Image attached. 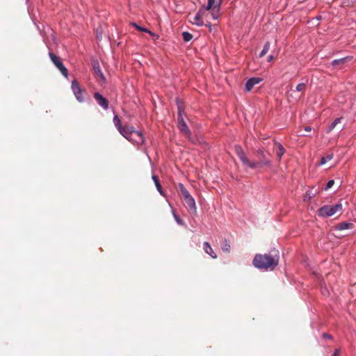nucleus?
<instances>
[{"instance_id": "nucleus-1", "label": "nucleus", "mask_w": 356, "mask_h": 356, "mask_svg": "<svg viewBox=\"0 0 356 356\" xmlns=\"http://www.w3.org/2000/svg\"><path fill=\"white\" fill-rule=\"evenodd\" d=\"M279 255L261 254H257L253 259L254 266L259 270H274L279 264Z\"/></svg>"}, {"instance_id": "nucleus-2", "label": "nucleus", "mask_w": 356, "mask_h": 356, "mask_svg": "<svg viewBox=\"0 0 356 356\" xmlns=\"http://www.w3.org/2000/svg\"><path fill=\"white\" fill-rule=\"evenodd\" d=\"M123 136L127 140L138 146L142 145L145 142L143 133L140 130H136L133 126H130Z\"/></svg>"}, {"instance_id": "nucleus-3", "label": "nucleus", "mask_w": 356, "mask_h": 356, "mask_svg": "<svg viewBox=\"0 0 356 356\" xmlns=\"http://www.w3.org/2000/svg\"><path fill=\"white\" fill-rule=\"evenodd\" d=\"M176 102L178 110L177 127L182 134L187 137H189L191 135V131L188 128L183 116L184 114V109L178 99H176Z\"/></svg>"}, {"instance_id": "nucleus-4", "label": "nucleus", "mask_w": 356, "mask_h": 356, "mask_svg": "<svg viewBox=\"0 0 356 356\" xmlns=\"http://www.w3.org/2000/svg\"><path fill=\"white\" fill-rule=\"evenodd\" d=\"M178 188L181 193L188 209L194 214L197 213V207L195 200L193 197L190 194L185 186L182 183L178 184Z\"/></svg>"}, {"instance_id": "nucleus-5", "label": "nucleus", "mask_w": 356, "mask_h": 356, "mask_svg": "<svg viewBox=\"0 0 356 356\" xmlns=\"http://www.w3.org/2000/svg\"><path fill=\"white\" fill-rule=\"evenodd\" d=\"M340 200L334 205H324L318 209L317 213L320 217H330L337 211H342V204Z\"/></svg>"}, {"instance_id": "nucleus-6", "label": "nucleus", "mask_w": 356, "mask_h": 356, "mask_svg": "<svg viewBox=\"0 0 356 356\" xmlns=\"http://www.w3.org/2000/svg\"><path fill=\"white\" fill-rule=\"evenodd\" d=\"M234 150L243 165L251 169H255L257 165H260L259 163H255V161H250L240 145H235Z\"/></svg>"}, {"instance_id": "nucleus-7", "label": "nucleus", "mask_w": 356, "mask_h": 356, "mask_svg": "<svg viewBox=\"0 0 356 356\" xmlns=\"http://www.w3.org/2000/svg\"><path fill=\"white\" fill-rule=\"evenodd\" d=\"M256 154L259 159L261 160L259 161L255 162V163H259V165L257 166V168H262L263 166L270 167L271 166V161L270 159V154L268 152H265L263 149H258L256 151Z\"/></svg>"}, {"instance_id": "nucleus-8", "label": "nucleus", "mask_w": 356, "mask_h": 356, "mask_svg": "<svg viewBox=\"0 0 356 356\" xmlns=\"http://www.w3.org/2000/svg\"><path fill=\"white\" fill-rule=\"evenodd\" d=\"M49 56L51 58V60L56 65V67L60 70V72L63 74V76H65V78H67L68 70L65 67V66L63 65L60 58L58 56H57L56 55L54 54L52 52H49Z\"/></svg>"}, {"instance_id": "nucleus-9", "label": "nucleus", "mask_w": 356, "mask_h": 356, "mask_svg": "<svg viewBox=\"0 0 356 356\" xmlns=\"http://www.w3.org/2000/svg\"><path fill=\"white\" fill-rule=\"evenodd\" d=\"M71 88L76 100L80 103L84 102L85 99L83 95V90L76 80H73L72 81Z\"/></svg>"}, {"instance_id": "nucleus-10", "label": "nucleus", "mask_w": 356, "mask_h": 356, "mask_svg": "<svg viewBox=\"0 0 356 356\" xmlns=\"http://www.w3.org/2000/svg\"><path fill=\"white\" fill-rule=\"evenodd\" d=\"M97 104L104 111H107L109 108V102L99 92H95L93 95Z\"/></svg>"}, {"instance_id": "nucleus-11", "label": "nucleus", "mask_w": 356, "mask_h": 356, "mask_svg": "<svg viewBox=\"0 0 356 356\" xmlns=\"http://www.w3.org/2000/svg\"><path fill=\"white\" fill-rule=\"evenodd\" d=\"M113 122L114 123V125L115 128L118 129V131L120 132V134L122 136H124V133L127 131V130L129 128L128 126H123L121 123V120L119 118L118 115H114Z\"/></svg>"}, {"instance_id": "nucleus-12", "label": "nucleus", "mask_w": 356, "mask_h": 356, "mask_svg": "<svg viewBox=\"0 0 356 356\" xmlns=\"http://www.w3.org/2000/svg\"><path fill=\"white\" fill-rule=\"evenodd\" d=\"M262 81L261 78L259 77H251L245 83V90L247 92H250L253 87Z\"/></svg>"}, {"instance_id": "nucleus-13", "label": "nucleus", "mask_w": 356, "mask_h": 356, "mask_svg": "<svg viewBox=\"0 0 356 356\" xmlns=\"http://www.w3.org/2000/svg\"><path fill=\"white\" fill-rule=\"evenodd\" d=\"M204 15V13L202 12V10L199 9L193 18V21L191 22V23L200 27L204 26V23L202 19Z\"/></svg>"}, {"instance_id": "nucleus-14", "label": "nucleus", "mask_w": 356, "mask_h": 356, "mask_svg": "<svg viewBox=\"0 0 356 356\" xmlns=\"http://www.w3.org/2000/svg\"><path fill=\"white\" fill-rule=\"evenodd\" d=\"M92 69L94 70L95 74L97 76H98L102 81L104 82L106 81V78L101 70V67L99 66L98 61H93L92 63Z\"/></svg>"}, {"instance_id": "nucleus-15", "label": "nucleus", "mask_w": 356, "mask_h": 356, "mask_svg": "<svg viewBox=\"0 0 356 356\" xmlns=\"http://www.w3.org/2000/svg\"><path fill=\"white\" fill-rule=\"evenodd\" d=\"M203 248L205 252L210 255L213 259L217 258V254L214 252L209 242L205 241L203 243Z\"/></svg>"}, {"instance_id": "nucleus-16", "label": "nucleus", "mask_w": 356, "mask_h": 356, "mask_svg": "<svg viewBox=\"0 0 356 356\" xmlns=\"http://www.w3.org/2000/svg\"><path fill=\"white\" fill-rule=\"evenodd\" d=\"M152 180L155 184V186L156 188V190L158 191L159 194L163 196H165V193L162 188V186L159 181V177L155 175H152Z\"/></svg>"}, {"instance_id": "nucleus-17", "label": "nucleus", "mask_w": 356, "mask_h": 356, "mask_svg": "<svg viewBox=\"0 0 356 356\" xmlns=\"http://www.w3.org/2000/svg\"><path fill=\"white\" fill-rule=\"evenodd\" d=\"M354 227V225L351 222H342L335 226V229L341 231L348 229H353Z\"/></svg>"}, {"instance_id": "nucleus-18", "label": "nucleus", "mask_w": 356, "mask_h": 356, "mask_svg": "<svg viewBox=\"0 0 356 356\" xmlns=\"http://www.w3.org/2000/svg\"><path fill=\"white\" fill-rule=\"evenodd\" d=\"M353 58L352 56H346L339 59H334L332 61L331 65L332 66L343 65L348 60H350Z\"/></svg>"}, {"instance_id": "nucleus-19", "label": "nucleus", "mask_w": 356, "mask_h": 356, "mask_svg": "<svg viewBox=\"0 0 356 356\" xmlns=\"http://www.w3.org/2000/svg\"><path fill=\"white\" fill-rule=\"evenodd\" d=\"M275 145L277 146V150L276 152V154H277L278 159L280 160L282 159V156L284 154L286 151H285L284 146L280 143L275 142Z\"/></svg>"}, {"instance_id": "nucleus-20", "label": "nucleus", "mask_w": 356, "mask_h": 356, "mask_svg": "<svg viewBox=\"0 0 356 356\" xmlns=\"http://www.w3.org/2000/svg\"><path fill=\"white\" fill-rule=\"evenodd\" d=\"M317 193L316 190L313 191V188H309L307 191L306 194L303 198V201H307L309 200H311L312 198L314 197Z\"/></svg>"}, {"instance_id": "nucleus-21", "label": "nucleus", "mask_w": 356, "mask_h": 356, "mask_svg": "<svg viewBox=\"0 0 356 356\" xmlns=\"http://www.w3.org/2000/svg\"><path fill=\"white\" fill-rule=\"evenodd\" d=\"M342 119V117L336 118L327 127V133H330L335 128V127L341 122Z\"/></svg>"}, {"instance_id": "nucleus-22", "label": "nucleus", "mask_w": 356, "mask_h": 356, "mask_svg": "<svg viewBox=\"0 0 356 356\" xmlns=\"http://www.w3.org/2000/svg\"><path fill=\"white\" fill-rule=\"evenodd\" d=\"M216 0H207V4L203 5L200 9L202 10V12L204 13L206 10H209L212 8Z\"/></svg>"}, {"instance_id": "nucleus-23", "label": "nucleus", "mask_w": 356, "mask_h": 356, "mask_svg": "<svg viewBox=\"0 0 356 356\" xmlns=\"http://www.w3.org/2000/svg\"><path fill=\"white\" fill-rule=\"evenodd\" d=\"M221 3H222V0H219V2L216 6V8H217L216 10V7H214V8L211 11V15H212L213 19H217L218 18V16H219L218 12H219L220 6Z\"/></svg>"}, {"instance_id": "nucleus-24", "label": "nucleus", "mask_w": 356, "mask_h": 356, "mask_svg": "<svg viewBox=\"0 0 356 356\" xmlns=\"http://www.w3.org/2000/svg\"><path fill=\"white\" fill-rule=\"evenodd\" d=\"M270 45V43L269 41L266 42V43L264 44V45L263 47V49L259 53V58H262L266 55V54L269 51Z\"/></svg>"}, {"instance_id": "nucleus-25", "label": "nucleus", "mask_w": 356, "mask_h": 356, "mask_svg": "<svg viewBox=\"0 0 356 356\" xmlns=\"http://www.w3.org/2000/svg\"><path fill=\"white\" fill-rule=\"evenodd\" d=\"M172 213L174 217L175 220L179 225H184V221L177 215L175 210L172 209Z\"/></svg>"}, {"instance_id": "nucleus-26", "label": "nucleus", "mask_w": 356, "mask_h": 356, "mask_svg": "<svg viewBox=\"0 0 356 356\" xmlns=\"http://www.w3.org/2000/svg\"><path fill=\"white\" fill-rule=\"evenodd\" d=\"M332 158H333L332 154H327L325 156H323V157H321L318 164L320 165H325L327 161H330Z\"/></svg>"}, {"instance_id": "nucleus-27", "label": "nucleus", "mask_w": 356, "mask_h": 356, "mask_svg": "<svg viewBox=\"0 0 356 356\" xmlns=\"http://www.w3.org/2000/svg\"><path fill=\"white\" fill-rule=\"evenodd\" d=\"M183 40L184 42H189L193 39V35L187 31L182 33Z\"/></svg>"}, {"instance_id": "nucleus-28", "label": "nucleus", "mask_w": 356, "mask_h": 356, "mask_svg": "<svg viewBox=\"0 0 356 356\" xmlns=\"http://www.w3.org/2000/svg\"><path fill=\"white\" fill-rule=\"evenodd\" d=\"M133 26L136 29H138V31H141V32H144V33H149L150 34H152V33L149 31L147 28L145 27H143V26H140L139 25H138L136 23H132Z\"/></svg>"}, {"instance_id": "nucleus-29", "label": "nucleus", "mask_w": 356, "mask_h": 356, "mask_svg": "<svg viewBox=\"0 0 356 356\" xmlns=\"http://www.w3.org/2000/svg\"><path fill=\"white\" fill-rule=\"evenodd\" d=\"M222 250L227 252L230 251V245L227 240H225V244L222 246Z\"/></svg>"}, {"instance_id": "nucleus-30", "label": "nucleus", "mask_w": 356, "mask_h": 356, "mask_svg": "<svg viewBox=\"0 0 356 356\" xmlns=\"http://www.w3.org/2000/svg\"><path fill=\"white\" fill-rule=\"evenodd\" d=\"M334 184V179L328 180V181L327 182L326 185L324 187V190L327 191V190L330 189V188L332 187Z\"/></svg>"}, {"instance_id": "nucleus-31", "label": "nucleus", "mask_w": 356, "mask_h": 356, "mask_svg": "<svg viewBox=\"0 0 356 356\" xmlns=\"http://www.w3.org/2000/svg\"><path fill=\"white\" fill-rule=\"evenodd\" d=\"M305 83H298L296 87V90L298 92L302 91L305 88Z\"/></svg>"}, {"instance_id": "nucleus-32", "label": "nucleus", "mask_w": 356, "mask_h": 356, "mask_svg": "<svg viewBox=\"0 0 356 356\" xmlns=\"http://www.w3.org/2000/svg\"><path fill=\"white\" fill-rule=\"evenodd\" d=\"M322 337L323 339H332V336L330 335V334L328 333H326V332H324L323 334H322Z\"/></svg>"}, {"instance_id": "nucleus-33", "label": "nucleus", "mask_w": 356, "mask_h": 356, "mask_svg": "<svg viewBox=\"0 0 356 356\" xmlns=\"http://www.w3.org/2000/svg\"><path fill=\"white\" fill-rule=\"evenodd\" d=\"M321 291H322V293L325 296L327 295L329 293L326 287H324V288L321 287Z\"/></svg>"}, {"instance_id": "nucleus-34", "label": "nucleus", "mask_w": 356, "mask_h": 356, "mask_svg": "<svg viewBox=\"0 0 356 356\" xmlns=\"http://www.w3.org/2000/svg\"><path fill=\"white\" fill-rule=\"evenodd\" d=\"M275 58L274 56L273 55H269L267 58V61L268 62H271L272 60H273Z\"/></svg>"}, {"instance_id": "nucleus-35", "label": "nucleus", "mask_w": 356, "mask_h": 356, "mask_svg": "<svg viewBox=\"0 0 356 356\" xmlns=\"http://www.w3.org/2000/svg\"><path fill=\"white\" fill-rule=\"evenodd\" d=\"M339 350L336 349V350L334 351V353H333V356H339Z\"/></svg>"}, {"instance_id": "nucleus-36", "label": "nucleus", "mask_w": 356, "mask_h": 356, "mask_svg": "<svg viewBox=\"0 0 356 356\" xmlns=\"http://www.w3.org/2000/svg\"><path fill=\"white\" fill-rule=\"evenodd\" d=\"M304 129H305V131H312V128L311 127H309V126H307V127H305L304 128Z\"/></svg>"}, {"instance_id": "nucleus-37", "label": "nucleus", "mask_w": 356, "mask_h": 356, "mask_svg": "<svg viewBox=\"0 0 356 356\" xmlns=\"http://www.w3.org/2000/svg\"><path fill=\"white\" fill-rule=\"evenodd\" d=\"M97 38L98 40H101L102 39V33H99L97 31Z\"/></svg>"}, {"instance_id": "nucleus-38", "label": "nucleus", "mask_w": 356, "mask_h": 356, "mask_svg": "<svg viewBox=\"0 0 356 356\" xmlns=\"http://www.w3.org/2000/svg\"><path fill=\"white\" fill-rule=\"evenodd\" d=\"M204 25H205L206 26L209 27V31H212V26H211V24L210 23H209V24H204Z\"/></svg>"}, {"instance_id": "nucleus-39", "label": "nucleus", "mask_w": 356, "mask_h": 356, "mask_svg": "<svg viewBox=\"0 0 356 356\" xmlns=\"http://www.w3.org/2000/svg\"><path fill=\"white\" fill-rule=\"evenodd\" d=\"M317 19H321V16L318 15L316 17Z\"/></svg>"}]
</instances>
